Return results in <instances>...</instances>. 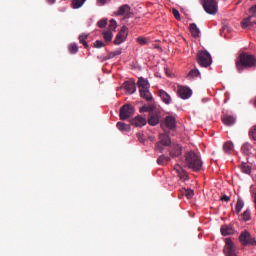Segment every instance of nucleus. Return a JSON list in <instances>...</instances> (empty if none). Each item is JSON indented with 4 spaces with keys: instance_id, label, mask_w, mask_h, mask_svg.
Returning <instances> with one entry per match:
<instances>
[{
    "instance_id": "c85d7f7f",
    "label": "nucleus",
    "mask_w": 256,
    "mask_h": 256,
    "mask_svg": "<svg viewBox=\"0 0 256 256\" xmlns=\"http://www.w3.org/2000/svg\"><path fill=\"white\" fill-rule=\"evenodd\" d=\"M68 51L71 55H75L79 51V46L77 45V43H71L68 46Z\"/></svg>"
},
{
    "instance_id": "f8f14e48",
    "label": "nucleus",
    "mask_w": 256,
    "mask_h": 256,
    "mask_svg": "<svg viewBox=\"0 0 256 256\" xmlns=\"http://www.w3.org/2000/svg\"><path fill=\"white\" fill-rule=\"evenodd\" d=\"M177 93L180 99H189V97L193 95V91L189 87L185 86H179Z\"/></svg>"
},
{
    "instance_id": "b1692460",
    "label": "nucleus",
    "mask_w": 256,
    "mask_h": 256,
    "mask_svg": "<svg viewBox=\"0 0 256 256\" xmlns=\"http://www.w3.org/2000/svg\"><path fill=\"white\" fill-rule=\"evenodd\" d=\"M122 51L121 49L115 50L113 52H109L106 57H104V61H109V59H113L119 55H121Z\"/></svg>"
},
{
    "instance_id": "393cba45",
    "label": "nucleus",
    "mask_w": 256,
    "mask_h": 256,
    "mask_svg": "<svg viewBox=\"0 0 256 256\" xmlns=\"http://www.w3.org/2000/svg\"><path fill=\"white\" fill-rule=\"evenodd\" d=\"M117 129H119V131H126L129 132L131 131V126H129L128 124H125L123 122H117L116 124Z\"/></svg>"
},
{
    "instance_id": "0eeeda50",
    "label": "nucleus",
    "mask_w": 256,
    "mask_h": 256,
    "mask_svg": "<svg viewBox=\"0 0 256 256\" xmlns=\"http://www.w3.org/2000/svg\"><path fill=\"white\" fill-rule=\"evenodd\" d=\"M159 139V142L156 144V150L159 151V153H163L165 149L163 147H169V145H171V138L167 134H160Z\"/></svg>"
},
{
    "instance_id": "c756f323",
    "label": "nucleus",
    "mask_w": 256,
    "mask_h": 256,
    "mask_svg": "<svg viewBox=\"0 0 256 256\" xmlns=\"http://www.w3.org/2000/svg\"><path fill=\"white\" fill-rule=\"evenodd\" d=\"M240 169H241L242 173H246V175H250L251 174V166H249L245 162H242L240 164Z\"/></svg>"
},
{
    "instance_id": "aec40b11",
    "label": "nucleus",
    "mask_w": 256,
    "mask_h": 256,
    "mask_svg": "<svg viewBox=\"0 0 256 256\" xmlns=\"http://www.w3.org/2000/svg\"><path fill=\"white\" fill-rule=\"evenodd\" d=\"M139 93H140V97H142V99H145V101H148V103H150V105H153V95L151 94L149 89L139 91Z\"/></svg>"
},
{
    "instance_id": "09e8293b",
    "label": "nucleus",
    "mask_w": 256,
    "mask_h": 256,
    "mask_svg": "<svg viewBox=\"0 0 256 256\" xmlns=\"http://www.w3.org/2000/svg\"><path fill=\"white\" fill-rule=\"evenodd\" d=\"M254 105H255V107H256V97H255V99H254Z\"/></svg>"
},
{
    "instance_id": "f03ea898",
    "label": "nucleus",
    "mask_w": 256,
    "mask_h": 256,
    "mask_svg": "<svg viewBox=\"0 0 256 256\" xmlns=\"http://www.w3.org/2000/svg\"><path fill=\"white\" fill-rule=\"evenodd\" d=\"M185 163L188 169H192V171L198 172L203 169V161L201 160V156L195 151H189L185 154Z\"/></svg>"
},
{
    "instance_id": "72a5a7b5",
    "label": "nucleus",
    "mask_w": 256,
    "mask_h": 256,
    "mask_svg": "<svg viewBox=\"0 0 256 256\" xmlns=\"http://www.w3.org/2000/svg\"><path fill=\"white\" fill-rule=\"evenodd\" d=\"M251 149H253V146L250 144H244L241 147L242 153H244V155H251Z\"/></svg>"
},
{
    "instance_id": "37998d69",
    "label": "nucleus",
    "mask_w": 256,
    "mask_h": 256,
    "mask_svg": "<svg viewBox=\"0 0 256 256\" xmlns=\"http://www.w3.org/2000/svg\"><path fill=\"white\" fill-rule=\"evenodd\" d=\"M137 41L140 45H147V39L143 38V37H138Z\"/></svg>"
},
{
    "instance_id": "a18cd8bd",
    "label": "nucleus",
    "mask_w": 256,
    "mask_h": 256,
    "mask_svg": "<svg viewBox=\"0 0 256 256\" xmlns=\"http://www.w3.org/2000/svg\"><path fill=\"white\" fill-rule=\"evenodd\" d=\"M249 13L256 15V4L249 9Z\"/></svg>"
},
{
    "instance_id": "6e6552de",
    "label": "nucleus",
    "mask_w": 256,
    "mask_h": 256,
    "mask_svg": "<svg viewBox=\"0 0 256 256\" xmlns=\"http://www.w3.org/2000/svg\"><path fill=\"white\" fill-rule=\"evenodd\" d=\"M117 17H124V19H131L133 13L131 11V6L124 4L118 8V11L114 13Z\"/></svg>"
},
{
    "instance_id": "ea45409f",
    "label": "nucleus",
    "mask_w": 256,
    "mask_h": 256,
    "mask_svg": "<svg viewBox=\"0 0 256 256\" xmlns=\"http://www.w3.org/2000/svg\"><path fill=\"white\" fill-rule=\"evenodd\" d=\"M94 47H96V49H101V47H105V43L101 40H96L94 42Z\"/></svg>"
},
{
    "instance_id": "e433bc0d",
    "label": "nucleus",
    "mask_w": 256,
    "mask_h": 256,
    "mask_svg": "<svg viewBox=\"0 0 256 256\" xmlns=\"http://www.w3.org/2000/svg\"><path fill=\"white\" fill-rule=\"evenodd\" d=\"M88 35L87 34H81L79 36V42L82 43V45L87 49L89 47V44H87V39Z\"/></svg>"
},
{
    "instance_id": "423d86ee",
    "label": "nucleus",
    "mask_w": 256,
    "mask_h": 256,
    "mask_svg": "<svg viewBox=\"0 0 256 256\" xmlns=\"http://www.w3.org/2000/svg\"><path fill=\"white\" fill-rule=\"evenodd\" d=\"M201 4L203 5L204 11L209 15H216L217 14V1L215 0H200Z\"/></svg>"
},
{
    "instance_id": "cd10ccee",
    "label": "nucleus",
    "mask_w": 256,
    "mask_h": 256,
    "mask_svg": "<svg viewBox=\"0 0 256 256\" xmlns=\"http://www.w3.org/2000/svg\"><path fill=\"white\" fill-rule=\"evenodd\" d=\"M102 35H103V39L106 41V43H111V41L113 39V32H111V30L104 31L102 33Z\"/></svg>"
},
{
    "instance_id": "473e14b6",
    "label": "nucleus",
    "mask_w": 256,
    "mask_h": 256,
    "mask_svg": "<svg viewBox=\"0 0 256 256\" xmlns=\"http://www.w3.org/2000/svg\"><path fill=\"white\" fill-rule=\"evenodd\" d=\"M223 151H225L228 155L233 153V143L232 142L224 143Z\"/></svg>"
},
{
    "instance_id": "20e7f679",
    "label": "nucleus",
    "mask_w": 256,
    "mask_h": 256,
    "mask_svg": "<svg viewBox=\"0 0 256 256\" xmlns=\"http://www.w3.org/2000/svg\"><path fill=\"white\" fill-rule=\"evenodd\" d=\"M197 62L200 67H210L211 63H213V58H211V54L207 51H200L197 54Z\"/></svg>"
},
{
    "instance_id": "4be33fe9",
    "label": "nucleus",
    "mask_w": 256,
    "mask_h": 256,
    "mask_svg": "<svg viewBox=\"0 0 256 256\" xmlns=\"http://www.w3.org/2000/svg\"><path fill=\"white\" fill-rule=\"evenodd\" d=\"M253 15L249 16L248 18L244 19L241 22L242 29H247V27H253L256 24V21H252Z\"/></svg>"
},
{
    "instance_id": "a19ab883",
    "label": "nucleus",
    "mask_w": 256,
    "mask_h": 256,
    "mask_svg": "<svg viewBox=\"0 0 256 256\" xmlns=\"http://www.w3.org/2000/svg\"><path fill=\"white\" fill-rule=\"evenodd\" d=\"M249 135L254 141H256V125L250 130Z\"/></svg>"
},
{
    "instance_id": "bb28decb",
    "label": "nucleus",
    "mask_w": 256,
    "mask_h": 256,
    "mask_svg": "<svg viewBox=\"0 0 256 256\" xmlns=\"http://www.w3.org/2000/svg\"><path fill=\"white\" fill-rule=\"evenodd\" d=\"M182 195H184V197L188 199H193V195H195V192L191 188H183Z\"/></svg>"
},
{
    "instance_id": "79ce46f5",
    "label": "nucleus",
    "mask_w": 256,
    "mask_h": 256,
    "mask_svg": "<svg viewBox=\"0 0 256 256\" xmlns=\"http://www.w3.org/2000/svg\"><path fill=\"white\" fill-rule=\"evenodd\" d=\"M172 13H173L175 19H177V21H181V14L179 13V10L173 9Z\"/></svg>"
},
{
    "instance_id": "7c9ffc66",
    "label": "nucleus",
    "mask_w": 256,
    "mask_h": 256,
    "mask_svg": "<svg viewBox=\"0 0 256 256\" xmlns=\"http://www.w3.org/2000/svg\"><path fill=\"white\" fill-rule=\"evenodd\" d=\"M87 0H72V9H81Z\"/></svg>"
},
{
    "instance_id": "49530a36",
    "label": "nucleus",
    "mask_w": 256,
    "mask_h": 256,
    "mask_svg": "<svg viewBox=\"0 0 256 256\" xmlns=\"http://www.w3.org/2000/svg\"><path fill=\"white\" fill-rule=\"evenodd\" d=\"M109 0H97L98 5H105Z\"/></svg>"
},
{
    "instance_id": "f257e3e1",
    "label": "nucleus",
    "mask_w": 256,
    "mask_h": 256,
    "mask_svg": "<svg viewBox=\"0 0 256 256\" xmlns=\"http://www.w3.org/2000/svg\"><path fill=\"white\" fill-rule=\"evenodd\" d=\"M235 65L238 73H243L245 69H251V67H256L255 56L243 52L236 59Z\"/></svg>"
},
{
    "instance_id": "ddd939ff",
    "label": "nucleus",
    "mask_w": 256,
    "mask_h": 256,
    "mask_svg": "<svg viewBox=\"0 0 256 256\" xmlns=\"http://www.w3.org/2000/svg\"><path fill=\"white\" fill-rule=\"evenodd\" d=\"M169 154L172 159L181 157V155L183 154V147H181V145L179 144H172Z\"/></svg>"
},
{
    "instance_id": "6ab92c4d",
    "label": "nucleus",
    "mask_w": 256,
    "mask_h": 256,
    "mask_svg": "<svg viewBox=\"0 0 256 256\" xmlns=\"http://www.w3.org/2000/svg\"><path fill=\"white\" fill-rule=\"evenodd\" d=\"M174 169L178 177L181 179V181H187L189 179V176L187 175V171L183 170L181 166L176 165Z\"/></svg>"
},
{
    "instance_id": "39448f33",
    "label": "nucleus",
    "mask_w": 256,
    "mask_h": 256,
    "mask_svg": "<svg viewBox=\"0 0 256 256\" xmlns=\"http://www.w3.org/2000/svg\"><path fill=\"white\" fill-rule=\"evenodd\" d=\"M135 115V108L131 104H125L120 108L119 117L121 121H126Z\"/></svg>"
},
{
    "instance_id": "f704fd0d",
    "label": "nucleus",
    "mask_w": 256,
    "mask_h": 256,
    "mask_svg": "<svg viewBox=\"0 0 256 256\" xmlns=\"http://www.w3.org/2000/svg\"><path fill=\"white\" fill-rule=\"evenodd\" d=\"M199 75H201V72H199V70L197 68L192 69L189 73H188V79H193L195 77H199Z\"/></svg>"
},
{
    "instance_id": "412c9836",
    "label": "nucleus",
    "mask_w": 256,
    "mask_h": 256,
    "mask_svg": "<svg viewBox=\"0 0 256 256\" xmlns=\"http://www.w3.org/2000/svg\"><path fill=\"white\" fill-rule=\"evenodd\" d=\"M189 30H190L192 37H194L195 39H197V37H199L201 35V30H199V27H197V24H195V23H191L189 25Z\"/></svg>"
},
{
    "instance_id": "9b49d317",
    "label": "nucleus",
    "mask_w": 256,
    "mask_h": 256,
    "mask_svg": "<svg viewBox=\"0 0 256 256\" xmlns=\"http://www.w3.org/2000/svg\"><path fill=\"white\" fill-rule=\"evenodd\" d=\"M127 39V26H123L114 39V45H121Z\"/></svg>"
},
{
    "instance_id": "dca6fc26",
    "label": "nucleus",
    "mask_w": 256,
    "mask_h": 256,
    "mask_svg": "<svg viewBox=\"0 0 256 256\" xmlns=\"http://www.w3.org/2000/svg\"><path fill=\"white\" fill-rule=\"evenodd\" d=\"M131 125H134V127H145L147 125V119L138 115L131 120Z\"/></svg>"
},
{
    "instance_id": "7ed1b4c3",
    "label": "nucleus",
    "mask_w": 256,
    "mask_h": 256,
    "mask_svg": "<svg viewBox=\"0 0 256 256\" xmlns=\"http://www.w3.org/2000/svg\"><path fill=\"white\" fill-rule=\"evenodd\" d=\"M140 113H149L148 125H151L152 127H155V125H159V121L161 120V112L155 111L154 104L142 106L140 108Z\"/></svg>"
},
{
    "instance_id": "2f4dec72",
    "label": "nucleus",
    "mask_w": 256,
    "mask_h": 256,
    "mask_svg": "<svg viewBox=\"0 0 256 256\" xmlns=\"http://www.w3.org/2000/svg\"><path fill=\"white\" fill-rule=\"evenodd\" d=\"M169 161H171V158H169V157H167L165 155H161L157 159L158 165H167V163H169Z\"/></svg>"
},
{
    "instance_id": "2eb2a0df",
    "label": "nucleus",
    "mask_w": 256,
    "mask_h": 256,
    "mask_svg": "<svg viewBox=\"0 0 256 256\" xmlns=\"http://www.w3.org/2000/svg\"><path fill=\"white\" fill-rule=\"evenodd\" d=\"M123 87L127 91V93H129V95H133V93L137 91V86L135 85V81L133 80L124 82Z\"/></svg>"
},
{
    "instance_id": "9d476101",
    "label": "nucleus",
    "mask_w": 256,
    "mask_h": 256,
    "mask_svg": "<svg viewBox=\"0 0 256 256\" xmlns=\"http://www.w3.org/2000/svg\"><path fill=\"white\" fill-rule=\"evenodd\" d=\"M239 241L242 245H253L255 243V239L251 237V233L248 231H244L240 234Z\"/></svg>"
},
{
    "instance_id": "5701e85b",
    "label": "nucleus",
    "mask_w": 256,
    "mask_h": 256,
    "mask_svg": "<svg viewBox=\"0 0 256 256\" xmlns=\"http://www.w3.org/2000/svg\"><path fill=\"white\" fill-rule=\"evenodd\" d=\"M220 231L224 237H227V235H233V226L222 225Z\"/></svg>"
},
{
    "instance_id": "f3484780",
    "label": "nucleus",
    "mask_w": 256,
    "mask_h": 256,
    "mask_svg": "<svg viewBox=\"0 0 256 256\" xmlns=\"http://www.w3.org/2000/svg\"><path fill=\"white\" fill-rule=\"evenodd\" d=\"M137 85H138L139 91H145V90L150 89V87H151V84H149V80H147L143 77H140L138 79Z\"/></svg>"
},
{
    "instance_id": "4c0bfd02",
    "label": "nucleus",
    "mask_w": 256,
    "mask_h": 256,
    "mask_svg": "<svg viewBox=\"0 0 256 256\" xmlns=\"http://www.w3.org/2000/svg\"><path fill=\"white\" fill-rule=\"evenodd\" d=\"M115 29H117V21L115 19H111L108 31H115Z\"/></svg>"
},
{
    "instance_id": "c03bdc74",
    "label": "nucleus",
    "mask_w": 256,
    "mask_h": 256,
    "mask_svg": "<svg viewBox=\"0 0 256 256\" xmlns=\"http://www.w3.org/2000/svg\"><path fill=\"white\" fill-rule=\"evenodd\" d=\"M221 201H225L226 203H229V201H231V198L227 195H223L221 198H220Z\"/></svg>"
},
{
    "instance_id": "1a4fd4ad",
    "label": "nucleus",
    "mask_w": 256,
    "mask_h": 256,
    "mask_svg": "<svg viewBox=\"0 0 256 256\" xmlns=\"http://www.w3.org/2000/svg\"><path fill=\"white\" fill-rule=\"evenodd\" d=\"M177 127V120L173 116H167L164 121L161 123L162 129H175Z\"/></svg>"
},
{
    "instance_id": "a211bd4d",
    "label": "nucleus",
    "mask_w": 256,
    "mask_h": 256,
    "mask_svg": "<svg viewBox=\"0 0 256 256\" xmlns=\"http://www.w3.org/2000/svg\"><path fill=\"white\" fill-rule=\"evenodd\" d=\"M158 95L165 105L171 104V95H169L165 90H158Z\"/></svg>"
},
{
    "instance_id": "a878e982",
    "label": "nucleus",
    "mask_w": 256,
    "mask_h": 256,
    "mask_svg": "<svg viewBox=\"0 0 256 256\" xmlns=\"http://www.w3.org/2000/svg\"><path fill=\"white\" fill-rule=\"evenodd\" d=\"M245 207V202L241 198H239L236 202V208H235V213L236 215H239L241 213V210Z\"/></svg>"
},
{
    "instance_id": "4468645a",
    "label": "nucleus",
    "mask_w": 256,
    "mask_h": 256,
    "mask_svg": "<svg viewBox=\"0 0 256 256\" xmlns=\"http://www.w3.org/2000/svg\"><path fill=\"white\" fill-rule=\"evenodd\" d=\"M221 120L224 123V125H226L227 127H231V125H235L237 118L231 114H224L222 115Z\"/></svg>"
},
{
    "instance_id": "de8ad7c7",
    "label": "nucleus",
    "mask_w": 256,
    "mask_h": 256,
    "mask_svg": "<svg viewBox=\"0 0 256 256\" xmlns=\"http://www.w3.org/2000/svg\"><path fill=\"white\" fill-rule=\"evenodd\" d=\"M47 1H48V3H49L50 5H53V3H55L56 0H47Z\"/></svg>"
},
{
    "instance_id": "c9c22d12",
    "label": "nucleus",
    "mask_w": 256,
    "mask_h": 256,
    "mask_svg": "<svg viewBox=\"0 0 256 256\" xmlns=\"http://www.w3.org/2000/svg\"><path fill=\"white\" fill-rule=\"evenodd\" d=\"M242 221H250L251 220V211L249 209L245 210L241 214Z\"/></svg>"
},
{
    "instance_id": "58836bf2",
    "label": "nucleus",
    "mask_w": 256,
    "mask_h": 256,
    "mask_svg": "<svg viewBox=\"0 0 256 256\" xmlns=\"http://www.w3.org/2000/svg\"><path fill=\"white\" fill-rule=\"evenodd\" d=\"M97 25L100 29H105V27H107V19L99 20Z\"/></svg>"
}]
</instances>
